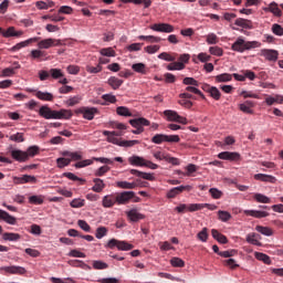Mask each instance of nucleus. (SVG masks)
I'll return each mask as SVG.
<instances>
[{
	"label": "nucleus",
	"instance_id": "45",
	"mask_svg": "<svg viewBox=\"0 0 283 283\" xmlns=\"http://www.w3.org/2000/svg\"><path fill=\"white\" fill-rule=\"evenodd\" d=\"M23 133H17L9 136V140H12V143H25V138L23 137Z\"/></svg>",
	"mask_w": 283,
	"mask_h": 283
},
{
	"label": "nucleus",
	"instance_id": "35",
	"mask_svg": "<svg viewBox=\"0 0 283 283\" xmlns=\"http://www.w3.org/2000/svg\"><path fill=\"white\" fill-rule=\"evenodd\" d=\"M258 238H260V234L250 233L247 235V242H249V244H254V247H262V242H260Z\"/></svg>",
	"mask_w": 283,
	"mask_h": 283
},
{
	"label": "nucleus",
	"instance_id": "31",
	"mask_svg": "<svg viewBox=\"0 0 283 283\" xmlns=\"http://www.w3.org/2000/svg\"><path fill=\"white\" fill-rule=\"evenodd\" d=\"M36 98H39L40 101H48V102H52L54 101V95H52V93H48V92H41L38 91L35 93Z\"/></svg>",
	"mask_w": 283,
	"mask_h": 283
},
{
	"label": "nucleus",
	"instance_id": "10",
	"mask_svg": "<svg viewBox=\"0 0 283 283\" xmlns=\"http://www.w3.org/2000/svg\"><path fill=\"white\" fill-rule=\"evenodd\" d=\"M150 30H154V32H165L166 34H171L175 28L169 23H155L150 25Z\"/></svg>",
	"mask_w": 283,
	"mask_h": 283
},
{
	"label": "nucleus",
	"instance_id": "16",
	"mask_svg": "<svg viewBox=\"0 0 283 283\" xmlns=\"http://www.w3.org/2000/svg\"><path fill=\"white\" fill-rule=\"evenodd\" d=\"M132 176H136L137 178H143V180H149L150 182H154L156 180V176L151 172H144L137 169H130Z\"/></svg>",
	"mask_w": 283,
	"mask_h": 283
},
{
	"label": "nucleus",
	"instance_id": "15",
	"mask_svg": "<svg viewBox=\"0 0 283 283\" xmlns=\"http://www.w3.org/2000/svg\"><path fill=\"white\" fill-rule=\"evenodd\" d=\"M218 158H220V160H229L230 163H238V160H240V154L231 153V151H222L218 155Z\"/></svg>",
	"mask_w": 283,
	"mask_h": 283
},
{
	"label": "nucleus",
	"instance_id": "41",
	"mask_svg": "<svg viewBox=\"0 0 283 283\" xmlns=\"http://www.w3.org/2000/svg\"><path fill=\"white\" fill-rule=\"evenodd\" d=\"M71 163H72V159L65 158V157H60L56 159V165L59 169H63L64 167H70Z\"/></svg>",
	"mask_w": 283,
	"mask_h": 283
},
{
	"label": "nucleus",
	"instance_id": "60",
	"mask_svg": "<svg viewBox=\"0 0 283 283\" xmlns=\"http://www.w3.org/2000/svg\"><path fill=\"white\" fill-rule=\"evenodd\" d=\"M272 32L273 34H275L276 36H283V28L282 25L274 23L272 25Z\"/></svg>",
	"mask_w": 283,
	"mask_h": 283
},
{
	"label": "nucleus",
	"instance_id": "49",
	"mask_svg": "<svg viewBox=\"0 0 283 283\" xmlns=\"http://www.w3.org/2000/svg\"><path fill=\"white\" fill-rule=\"evenodd\" d=\"M209 52L212 56H222L224 54V50L220 46H210Z\"/></svg>",
	"mask_w": 283,
	"mask_h": 283
},
{
	"label": "nucleus",
	"instance_id": "39",
	"mask_svg": "<svg viewBox=\"0 0 283 283\" xmlns=\"http://www.w3.org/2000/svg\"><path fill=\"white\" fill-rule=\"evenodd\" d=\"M255 231H258L259 233H262V235H268V237L273 235V230L269 227L256 226Z\"/></svg>",
	"mask_w": 283,
	"mask_h": 283
},
{
	"label": "nucleus",
	"instance_id": "21",
	"mask_svg": "<svg viewBox=\"0 0 283 283\" xmlns=\"http://www.w3.org/2000/svg\"><path fill=\"white\" fill-rule=\"evenodd\" d=\"M116 202H117L116 195H106V196L103 197L102 206L105 209H112V207H114V205Z\"/></svg>",
	"mask_w": 283,
	"mask_h": 283
},
{
	"label": "nucleus",
	"instance_id": "18",
	"mask_svg": "<svg viewBox=\"0 0 283 283\" xmlns=\"http://www.w3.org/2000/svg\"><path fill=\"white\" fill-rule=\"evenodd\" d=\"M261 54L266 59V61H272L273 63H275L280 56V53L272 49H263Z\"/></svg>",
	"mask_w": 283,
	"mask_h": 283
},
{
	"label": "nucleus",
	"instance_id": "53",
	"mask_svg": "<svg viewBox=\"0 0 283 283\" xmlns=\"http://www.w3.org/2000/svg\"><path fill=\"white\" fill-rule=\"evenodd\" d=\"M198 240L200 242H207L209 240V232L207 228H203L198 234H197Z\"/></svg>",
	"mask_w": 283,
	"mask_h": 283
},
{
	"label": "nucleus",
	"instance_id": "38",
	"mask_svg": "<svg viewBox=\"0 0 283 283\" xmlns=\"http://www.w3.org/2000/svg\"><path fill=\"white\" fill-rule=\"evenodd\" d=\"M117 187H119V189H136V187H138V184L128 181H117Z\"/></svg>",
	"mask_w": 283,
	"mask_h": 283
},
{
	"label": "nucleus",
	"instance_id": "64",
	"mask_svg": "<svg viewBox=\"0 0 283 283\" xmlns=\"http://www.w3.org/2000/svg\"><path fill=\"white\" fill-rule=\"evenodd\" d=\"M132 69L134 70V72H137L138 74H145V64L143 63L133 64Z\"/></svg>",
	"mask_w": 283,
	"mask_h": 283
},
{
	"label": "nucleus",
	"instance_id": "48",
	"mask_svg": "<svg viewBox=\"0 0 283 283\" xmlns=\"http://www.w3.org/2000/svg\"><path fill=\"white\" fill-rule=\"evenodd\" d=\"M90 165H94V160L92 159H84L82 161H77L74 167L76 169H83V167H90Z\"/></svg>",
	"mask_w": 283,
	"mask_h": 283
},
{
	"label": "nucleus",
	"instance_id": "55",
	"mask_svg": "<svg viewBox=\"0 0 283 283\" xmlns=\"http://www.w3.org/2000/svg\"><path fill=\"white\" fill-rule=\"evenodd\" d=\"M109 265L103 261H93V269L96 271H103L105 269H108Z\"/></svg>",
	"mask_w": 283,
	"mask_h": 283
},
{
	"label": "nucleus",
	"instance_id": "36",
	"mask_svg": "<svg viewBox=\"0 0 283 283\" xmlns=\"http://www.w3.org/2000/svg\"><path fill=\"white\" fill-rule=\"evenodd\" d=\"M39 151H41V148L39 146H30L27 149V158L30 160V158H34V156H39Z\"/></svg>",
	"mask_w": 283,
	"mask_h": 283
},
{
	"label": "nucleus",
	"instance_id": "37",
	"mask_svg": "<svg viewBox=\"0 0 283 283\" xmlns=\"http://www.w3.org/2000/svg\"><path fill=\"white\" fill-rule=\"evenodd\" d=\"M139 41H147L148 43H160L163 41L161 38L154 36V35H139Z\"/></svg>",
	"mask_w": 283,
	"mask_h": 283
},
{
	"label": "nucleus",
	"instance_id": "1",
	"mask_svg": "<svg viewBox=\"0 0 283 283\" xmlns=\"http://www.w3.org/2000/svg\"><path fill=\"white\" fill-rule=\"evenodd\" d=\"M39 115L46 120L55 119V120H70L73 116L72 111L70 109H60V111H52L48 105L41 106L39 109Z\"/></svg>",
	"mask_w": 283,
	"mask_h": 283
},
{
	"label": "nucleus",
	"instance_id": "50",
	"mask_svg": "<svg viewBox=\"0 0 283 283\" xmlns=\"http://www.w3.org/2000/svg\"><path fill=\"white\" fill-rule=\"evenodd\" d=\"M116 112H117L118 116H128V117L133 116L129 108H127L125 106H118L116 108Z\"/></svg>",
	"mask_w": 283,
	"mask_h": 283
},
{
	"label": "nucleus",
	"instance_id": "13",
	"mask_svg": "<svg viewBox=\"0 0 283 283\" xmlns=\"http://www.w3.org/2000/svg\"><path fill=\"white\" fill-rule=\"evenodd\" d=\"M103 135L107 136V142L112 143L113 145H120V142L118 140V138L116 136H123L124 133L123 130H114V132H109V130H103Z\"/></svg>",
	"mask_w": 283,
	"mask_h": 283
},
{
	"label": "nucleus",
	"instance_id": "42",
	"mask_svg": "<svg viewBox=\"0 0 283 283\" xmlns=\"http://www.w3.org/2000/svg\"><path fill=\"white\" fill-rule=\"evenodd\" d=\"M176 56H178L177 53H174V55L167 53V52H163L158 55V59H160L161 61H168V62H174L176 61Z\"/></svg>",
	"mask_w": 283,
	"mask_h": 283
},
{
	"label": "nucleus",
	"instance_id": "19",
	"mask_svg": "<svg viewBox=\"0 0 283 283\" xmlns=\"http://www.w3.org/2000/svg\"><path fill=\"white\" fill-rule=\"evenodd\" d=\"M182 191H191V186H179V187L171 188L167 192V198H176V196H180Z\"/></svg>",
	"mask_w": 283,
	"mask_h": 283
},
{
	"label": "nucleus",
	"instance_id": "26",
	"mask_svg": "<svg viewBox=\"0 0 283 283\" xmlns=\"http://www.w3.org/2000/svg\"><path fill=\"white\" fill-rule=\"evenodd\" d=\"M0 220H3L7 224H17V218L2 209H0Z\"/></svg>",
	"mask_w": 283,
	"mask_h": 283
},
{
	"label": "nucleus",
	"instance_id": "8",
	"mask_svg": "<svg viewBox=\"0 0 283 283\" xmlns=\"http://www.w3.org/2000/svg\"><path fill=\"white\" fill-rule=\"evenodd\" d=\"M77 114H82L83 118L86 120H94V116L98 114V108L96 107H81L76 111Z\"/></svg>",
	"mask_w": 283,
	"mask_h": 283
},
{
	"label": "nucleus",
	"instance_id": "32",
	"mask_svg": "<svg viewBox=\"0 0 283 283\" xmlns=\"http://www.w3.org/2000/svg\"><path fill=\"white\" fill-rule=\"evenodd\" d=\"M62 156H66L69 158H71L70 160H83V154L81 151H75V153H72V151H63L62 153Z\"/></svg>",
	"mask_w": 283,
	"mask_h": 283
},
{
	"label": "nucleus",
	"instance_id": "12",
	"mask_svg": "<svg viewBox=\"0 0 283 283\" xmlns=\"http://www.w3.org/2000/svg\"><path fill=\"white\" fill-rule=\"evenodd\" d=\"M117 198V205H127L129 200L134 199L136 196L135 191H124L115 195Z\"/></svg>",
	"mask_w": 283,
	"mask_h": 283
},
{
	"label": "nucleus",
	"instance_id": "44",
	"mask_svg": "<svg viewBox=\"0 0 283 283\" xmlns=\"http://www.w3.org/2000/svg\"><path fill=\"white\" fill-rule=\"evenodd\" d=\"M253 198H254V200H256V202H262L263 205H270V202H271V198H269L262 193H255L253 196Z\"/></svg>",
	"mask_w": 283,
	"mask_h": 283
},
{
	"label": "nucleus",
	"instance_id": "47",
	"mask_svg": "<svg viewBox=\"0 0 283 283\" xmlns=\"http://www.w3.org/2000/svg\"><path fill=\"white\" fill-rule=\"evenodd\" d=\"M269 10H270V12H272V14H273L274 17H282V10L277 8V3L272 2V3L269 6Z\"/></svg>",
	"mask_w": 283,
	"mask_h": 283
},
{
	"label": "nucleus",
	"instance_id": "54",
	"mask_svg": "<svg viewBox=\"0 0 283 283\" xmlns=\"http://www.w3.org/2000/svg\"><path fill=\"white\" fill-rule=\"evenodd\" d=\"M170 264L177 269H182L185 266L182 259L176 256L170 260Z\"/></svg>",
	"mask_w": 283,
	"mask_h": 283
},
{
	"label": "nucleus",
	"instance_id": "52",
	"mask_svg": "<svg viewBox=\"0 0 283 283\" xmlns=\"http://www.w3.org/2000/svg\"><path fill=\"white\" fill-rule=\"evenodd\" d=\"M218 216H219V220H221V222H229V220L231 219V213H229L228 211H224V210H219Z\"/></svg>",
	"mask_w": 283,
	"mask_h": 283
},
{
	"label": "nucleus",
	"instance_id": "14",
	"mask_svg": "<svg viewBox=\"0 0 283 283\" xmlns=\"http://www.w3.org/2000/svg\"><path fill=\"white\" fill-rule=\"evenodd\" d=\"M15 185H36V177L32 175H23L22 177L13 178Z\"/></svg>",
	"mask_w": 283,
	"mask_h": 283
},
{
	"label": "nucleus",
	"instance_id": "3",
	"mask_svg": "<svg viewBox=\"0 0 283 283\" xmlns=\"http://www.w3.org/2000/svg\"><path fill=\"white\" fill-rule=\"evenodd\" d=\"M128 163L129 165H133V167H147L148 169H158V164H154L153 161L136 155L129 157Z\"/></svg>",
	"mask_w": 283,
	"mask_h": 283
},
{
	"label": "nucleus",
	"instance_id": "30",
	"mask_svg": "<svg viewBox=\"0 0 283 283\" xmlns=\"http://www.w3.org/2000/svg\"><path fill=\"white\" fill-rule=\"evenodd\" d=\"M94 186L92 188L93 191H95V193H101V191H103V189H105V182L103 181V179L101 178H95L93 179Z\"/></svg>",
	"mask_w": 283,
	"mask_h": 283
},
{
	"label": "nucleus",
	"instance_id": "33",
	"mask_svg": "<svg viewBox=\"0 0 283 283\" xmlns=\"http://www.w3.org/2000/svg\"><path fill=\"white\" fill-rule=\"evenodd\" d=\"M233 80V75L229 73H222L214 77L216 83H229Z\"/></svg>",
	"mask_w": 283,
	"mask_h": 283
},
{
	"label": "nucleus",
	"instance_id": "2",
	"mask_svg": "<svg viewBox=\"0 0 283 283\" xmlns=\"http://www.w3.org/2000/svg\"><path fill=\"white\" fill-rule=\"evenodd\" d=\"M262 43L259 41H245L243 36H239L235 42L231 45L233 52H239L242 54L248 50H255V48H261Z\"/></svg>",
	"mask_w": 283,
	"mask_h": 283
},
{
	"label": "nucleus",
	"instance_id": "27",
	"mask_svg": "<svg viewBox=\"0 0 283 283\" xmlns=\"http://www.w3.org/2000/svg\"><path fill=\"white\" fill-rule=\"evenodd\" d=\"M70 266H75L77 269H83L84 271H92V266L87 265L81 260H71L69 261Z\"/></svg>",
	"mask_w": 283,
	"mask_h": 283
},
{
	"label": "nucleus",
	"instance_id": "46",
	"mask_svg": "<svg viewBox=\"0 0 283 283\" xmlns=\"http://www.w3.org/2000/svg\"><path fill=\"white\" fill-rule=\"evenodd\" d=\"M151 143L155 145H161V143H167L165 134H157L151 138Z\"/></svg>",
	"mask_w": 283,
	"mask_h": 283
},
{
	"label": "nucleus",
	"instance_id": "34",
	"mask_svg": "<svg viewBox=\"0 0 283 283\" xmlns=\"http://www.w3.org/2000/svg\"><path fill=\"white\" fill-rule=\"evenodd\" d=\"M254 258L259 260V262H263L264 264H272L271 256L262 252H254Z\"/></svg>",
	"mask_w": 283,
	"mask_h": 283
},
{
	"label": "nucleus",
	"instance_id": "17",
	"mask_svg": "<svg viewBox=\"0 0 283 283\" xmlns=\"http://www.w3.org/2000/svg\"><path fill=\"white\" fill-rule=\"evenodd\" d=\"M11 158H13V160H17L18 163H27V160H29L28 153L21 149L11 150Z\"/></svg>",
	"mask_w": 283,
	"mask_h": 283
},
{
	"label": "nucleus",
	"instance_id": "40",
	"mask_svg": "<svg viewBox=\"0 0 283 283\" xmlns=\"http://www.w3.org/2000/svg\"><path fill=\"white\" fill-rule=\"evenodd\" d=\"M38 10H49V8H54V1H38L35 3Z\"/></svg>",
	"mask_w": 283,
	"mask_h": 283
},
{
	"label": "nucleus",
	"instance_id": "29",
	"mask_svg": "<svg viewBox=\"0 0 283 283\" xmlns=\"http://www.w3.org/2000/svg\"><path fill=\"white\" fill-rule=\"evenodd\" d=\"M124 81L116 77V76H111L107 80V84L112 87V90H119L120 85H123Z\"/></svg>",
	"mask_w": 283,
	"mask_h": 283
},
{
	"label": "nucleus",
	"instance_id": "7",
	"mask_svg": "<svg viewBox=\"0 0 283 283\" xmlns=\"http://www.w3.org/2000/svg\"><path fill=\"white\" fill-rule=\"evenodd\" d=\"M61 45H63L61 40H56L52 38L44 39L38 42L39 50H50V48H59Z\"/></svg>",
	"mask_w": 283,
	"mask_h": 283
},
{
	"label": "nucleus",
	"instance_id": "62",
	"mask_svg": "<svg viewBox=\"0 0 283 283\" xmlns=\"http://www.w3.org/2000/svg\"><path fill=\"white\" fill-rule=\"evenodd\" d=\"M50 281H51L52 283H76V281H74V280H72V279H70V277L63 280V279H59V277L52 276V277L50 279Z\"/></svg>",
	"mask_w": 283,
	"mask_h": 283
},
{
	"label": "nucleus",
	"instance_id": "63",
	"mask_svg": "<svg viewBox=\"0 0 283 283\" xmlns=\"http://www.w3.org/2000/svg\"><path fill=\"white\" fill-rule=\"evenodd\" d=\"M109 169H111L109 166H102L97 170H95V176L97 177L105 176L107 171H109Z\"/></svg>",
	"mask_w": 283,
	"mask_h": 283
},
{
	"label": "nucleus",
	"instance_id": "23",
	"mask_svg": "<svg viewBox=\"0 0 283 283\" xmlns=\"http://www.w3.org/2000/svg\"><path fill=\"white\" fill-rule=\"evenodd\" d=\"M243 213L245 216H251L252 218H269L270 213L262 210H244Z\"/></svg>",
	"mask_w": 283,
	"mask_h": 283
},
{
	"label": "nucleus",
	"instance_id": "56",
	"mask_svg": "<svg viewBox=\"0 0 283 283\" xmlns=\"http://www.w3.org/2000/svg\"><path fill=\"white\" fill-rule=\"evenodd\" d=\"M81 101H82V97L76 95V96H73V97L69 98L66 101V105L69 107H74V105H78V103H81Z\"/></svg>",
	"mask_w": 283,
	"mask_h": 283
},
{
	"label": "nucleus",
	"instance_id": "58",
	"mask_svg": "<svg viewBox=\"0 0 283 283\" xmlns=\"http://www.w3.org/2000/svg\"><path fill=\"white\" fill-rule=\"evenodd\" d=\"M99 54H102V56H116V51L112 48H105L99 51Z\"/></svg>",
	"mask_w": 283,
	"mask_h": 283
},
{
	"label": "nucleus",
	"instance_id": "24",
	"mask_svg": "<svg viewBox=\"0 0 283 283\" xmlns=\"http://www.w3.org/2000/svg\"><path fill=\"white\" fill-rule=\"evenodd\" d=\"M254 180H260L261 182H271L272 185H275L277 179L271 175L256 174L254 175Z\"/></svg>",
	"mask_w": 283,
	"mask_h": 283
},
{
	"label": "nucleus",
	"instance_id": "11",
	"mask_svg": "<svg viewBox=\"0 0 283 283\" xmlns=\"http://www.w3.org/2000/svg\"><path fill=\"white\" fill-rule=\"evenodd\" d=\"M24 32L21 30H17V28L14 27H9L7 29H4V32H2V36L4 39H21V36H23Z\"/></svg>",
	"mask_w": 283,
	"mask_h": 283
},
{
	"label": "nucleus",
	"instance_id": "57",
	"mask_svg": "<svg viewBox=\"0 0 283 283\" xmlns=\"http://www.w3.org/2000/svg\"><path fill=\"white\" fill-rule=\"evenodd\" d=\"M209 94L212 98H214V101H220V97L222 96V94L220 93V90H218V87L216 86L211 87Z\"/></svg>",
	"mask_w": 283,
	"mask_h": 283
},
{
	"label": "nucleus",
	"instance_id": "51",
	"mask_svg": "<svg viewBox=\"0 0 283 283\" xmlns=\"http://www.w3.org/2000/svg\"><path fill=\"white\" fill-rule=\"evenodd\" d=\"M107 228L106 227H98L95 232V237L97 240H102V238H105L107 235Z\"/></svg>",
	"mask_w": 283,
	"mask_h": 283
},
{
	"label": "nucleus",
	"instance_id": "4",
	"mask_svg": "<svg viewBox=\"0 0 283 283\" xmlns=\"http://www.w3.org/2000/svg\"><path fill=\"white\" fill-rule=\"evenodd\" d=\"M129 125H132V127H135V130H132L133 134H143V132H145L144 127H149L150 123L147 118L138 117L129 119Z\"/></svg>",
	"mask_w": 283,
	"mask_h": 283
},
{
	"label": "nucleus",
	"instance_id": "20",
	"mask_svg": "<svg viewBox=\"0 0 283 283\" xmlns=\"http://www.w3.org/2000/svg\"><path fill=\"white\" fill-rule=\"evenodd\" d=\"M36 41H41V38H30L29 40L19 42L11 48V52H19V50H22V48H28L30 43H36Z\"/></svg>",
	"mask_w": 283,
	"mask_h": 283
},
{
	"label": "nucleus",
	"instance_id": "5",
	"mask_svg": "<svg viewBox=\"0 0 283 283\" xmlns=\"http://www.w3.org/2000/svg\"><path fill=\"white\" fill-rule=\"evenodd\" d=\"M108 249H118V251H132L134 244L128 243L127 241H118L116 239H111L107 243Z\"/></svg>",
	"mask_w": 283,
	"mask_h": 283
},
{
	"label": "nucleus",
	"instance_id": "6",
	"mask_svg": "<svg viewBox=\"0 0 283 283\" xmlns=\"http://www.w3.org/2000/svg\"><path fill=\"white\" fill-rule=\"evenodd\" d=\"M164 116L170 123H180L181 125H187V118L178 115V112L176 111L166 109L164 112Z\"/></svg>",
	"mask_w": 283,
	"mask_h": 283
},
{
	"label": "nucleus",
	"instance_id": "43",
	"mask_svg": "<svg viewBox=\"0 0 283 283\" xmlns=\"http://www.w3.org/2000/svg\"><path fill=\"white\" fill-rule=\"evenodd\" d=\"M167 70H169L170 72H174L176 70L177 71L185 70V64L181 62H172L167 65Z\"/></svg>",
	"mask_w": 283,
	"mask_h": 283
},
{
	"label": "nucleus",
	"instance_id": "61",
	"mask_svg": "<svg viewBox=\"0 0 283 283\" xmlns=\"http://www.w3.org/2000/svg\"><path fill=\"white\" fill-rule=\"evenodd\" d=\"M2 78H8L10 76H14V69L12 67H7L2 70L1 75Z\"/></svg>",
	"mask_w": 283,
	"mask_h": 283
},
{
	"label": "nucleus",
	"instance_id": "9",
	"mask_svg": "<svg viewBox=\"0 0 283 283\" xmlns=\"http://www.w3.org/2000/svg\"><path fill=\"white\" fill-rule=\"evenodd\" d=\"M0 271H4V273H9L10 275H25L28 273L25 268L19 265L2 266Z\"/></svg>",
	"mask_w": 283,
	"mask_h": 283
},
{
	"label": "nucleus",
	"instance_id": "25",
	"mask_svg": "<svg viewBox=\"0 0 283 283\" xmlns=\"http://www.w3.org/2000/svg\"><path fill=\"white\" fill-rule=\"evenodd\" d=\"M234 25H238L239 28H244L245 30H253V22L251 20L238 18L234 21Z\"/></svg>",
	"mask_w": 283,
	"mask_h": 283
},
{
	"label": "nucleus",
	"instance_id": "28",
	"mask_svg": "<svg viewBox=\"0 0 283 283\" xmlns=\"http://www.w3.org/2000/svg\"><path fill=\"white\" fill-rule=\"evenodd\" d=\"M2 239L8 242H19L21 240V234L14 232H4Z\"/></svg>",
	"mask_w": 283,
	"mask_h": 283
},
{
	"label": "nucleus",
	"instance_id": "22",
	"mask_svg": "<svg viewBox=\"0 0 283 283\" xmlns=\"http://www.w3.org/2000/svg\"><path fill=\"white\" fill-rule=\"evenodd\" d=\"M126 216L130 222H138L140 220H145V214L138 212L136 209H132L128 212H126Z\"/></svg>",
	"mask_w": 283,
	"mask_h": 283
},
{
	"label": "nucleus",
	"instance_id": "59",
	"mask_svg": "<svg viewBox=\"0 0 283 283\" xmlns=\"http://www.w3.org/2000/svg\"><path fill=\"white\" fill-rule=\"evenodd\" d=\"M29 202L30 205H43V196H31Z\"/></svg>",
	"mask_w": 283,
	"mask_h": 283
}]
</instances>
